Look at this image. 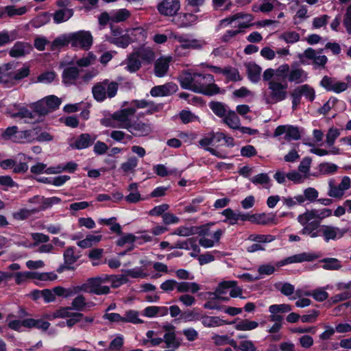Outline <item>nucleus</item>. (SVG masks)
I'll return each instance as SVG.
<instances>
[{
  "instance_id": "680f3d73",
  "label": "nucleus",
  "mask_w": 351,
  "mask_h": 351,
  "mask_svg": "<svg viewBox=\"0 0 351 351\" xmlns=\"http://www.w3.org/2000/svg\"><path fill=\"white\" fill-rule=\"evenodd\" d=\"M96 60L95 56L90 52L87 56H84L76 61V64L80 67H87L93 64Z\"/></svg>"
},
{
  "instance_id": "7ed1b4c3",
  "label": "nucleus",
  "mask_w": 351,
  "mask_h": 351,
  "mask_svg": "<svg viewBox=\"0 0 351 351\" xmlns=\"http://www.w3.org/2000/svg\"><path fill=\"white\" fill-rule=\"evenodd\" d=\"M108 282V275L102 274L96 277L89 278L86 282L77 286V291L93 293L95 295H106L110 293V287L104 285Z\"/></svg>"
},
{
  "instance_id": "c85d7f7f",
  "label": "nucleus",
  "mask_w": 351,
  "mask_h": 351,
  "mask_svg": "<svg viewBox=\"0 0 351 351\" xmlns=\"http://www.w3.org/2000/svg\"><path fill=\"white\" fill-rule=\"evenodd\" d=\"M73 15V10L69 8H63L56 10L53 14V21L56 23H61L68 21Z\"/></svg>"
},
{
  "instance_id": "ea45409f",
  "label": "nucleus",
  "mask_w": 351,
  "mask_h": 351,
  "mask_svg": "<svg viewBox=\"0 0 351 351\" xmlns=\"http://www.w3.org/2000/svg\"><path fill=\"white\" fill-rule=\"evenodd\" d=\"M223 71L228 81L238 82L242 80L238 69L234 67L226 66L223 68Z\"/></svg>"
},
{
  "instance_id": "4c0bfd02",
  "label": "nucleus",
  "mask_w": 351,
  "mask_h": 351,
  "mask_svg": "<svg viewBox=\"0 0 351 351\" xmlns=\"http://www.w3.org/2000/svg\"><path fill=\"white\" fill-rule=\"evenodd\" d=\"M111 13L112 23L125 21L131 16L130 12L125 8L113 10Z\"/></svg>"
},
{
  "instance_id": "09e8293b",
  "label": "nucleus",
  "mask_w": 351,
  "mask_h": 351,
  "mask_svg": "<svg viewBox=\"0 0 351 351\" xmlns=\"http://www.w3.org/2000/svg\"><path fill=\"white\" fill-rule=\"evenodd\" d=\"M205 3V0H185V9L194 13L200 11L199 8Z\"/></svg>"
},
{
  "instance_id": "6e6552de",
  "label": "nucleus",
  "mask_w": 351,
  "mask_h": 351,
  "mask_svg": "<svg viewBox=\"0 0 351 351\" xmlns=\"http://www.w3.org/2000/svg\"><path fill=\"white\" fill-rule=\"evenodd\" d=\"M136 110L134 107L123 108L114 112L112 117L116 120L119 128L128 130L132 123L131 117L134 115Z\"/></svg>"
},
{
  "instance_id": "4468645a",
  "label": "nucleus",
  "mask_w": 351,
  "mask_h": 351,
  "mask_svg": "<svg viewBox=\"0 0 351 351\" xmlns=\"http://www.w3.org/2000/svg\"><path fill=\"white\" fill-rule=\"evenodd\" d=\"M320 236H322L326 242L330 240H336L341 238L346 232V230H342L338 227L331 225H322L319 230Z\"/></svg>"
},
{
  "instance_id": "c9c22d12",
  "label": "nucleus",
  "mask_w": 351,
  "mask_h": 351,
  "mask_svg": "<svg viewBox=\"0 0 351 351\" xmlns=\"http://www.w3.org/2000/svg\"><path fill=\"white\" fill-rule=\"evenodd\" d=\"M165 348L178 349L180 346V342L177 339L174 331L166 332L164 335Z\"/></svg>"
},
{
  "instance_id": "052dcab7",
  "label": "nucleus",
  "mask_w": 351,
  "mask_h": 351,
  "mask_svg": "<svg viewBox=\"0 0 351 351\" xmlns=\"http://www.w3.org/2000/svg\"><path fill=\"white\" fill-rule=\"evenodd\" d=\"M302 96L309 101H313L315 98V89L310 85L305 84L300 86Z\"/></svg>"
},
{
  "instance_id": "39448f33",
  "label": "nucleus",
  "mask_w": 351,
  "mask_h": 351,
  "mask_svg": "<svg viewBox=\"0 0 351 351\" xmlns=\"http://www.w3.org/2000/svg\"><path fill=\"white\" fill-rule=\"evenodd\" d=\"M287 84L271 80L268 83L269 93H265L264 98L267 104H274L285 100L287 97Z\"/></svg>"
},
{
  "instance_id": "f8f14e48",
  "label": "nucleus",
  "mask_w": 351,
  "mask_h": 351,
  "mask_svg": "<svg viewBox=\"0 0 351 351\" xmlns=\"http://www.w3.org/2000/svg\"><path fill=\"white\" fill-rule=\"evenodd\" d=\"M320 86L324 88L327 91H332L336 93H340L346 90L348 84L346 82H339L334 77L325 75L320 82Z\"/></svg>"
},
{
  "instance_id": "8fccbe9b",
  "label": "nucleus",
  "mask_w": 351,
  "mask_h": 351,
  "mask_svg": "<svg viewBox=\"0 0 351 351\" xmlns=\"http://www.w3.org/2000/svg\"><path fill=\"white\" fill-rule=\"evenodd\" d=\"M128 282V279L124 275H108V282H111L113 288H117Z\"/></svg>"
},
{
  "instance_id": "1a4fd4ad",
  "label": "nucleus",
  "mask_w": 351,
  "mask_h": 351,
  "mask_svg": "<svg viewBox=\"0 0 351 351\" xmlns=\"http://www.w3.org/2000/svg\"><path fill=\"white\" fill-rule=\"evenodd\" d=\"M180 0H162L157 5L158 12L165 16L175 17L180 9Z\"/></svg>"
},
{
  "instance_id": "6ab92c4d",
  "label": "nucleus",
  "mask_w": 351,
  "mask_h": 351,
  "mask_svg": "<svg viewBox=\"0 0 351 351\" xmlns=\"http://www.w3.org/2000/svg\"><path fill=\"white\" fill-rule=\"evenodd\" d=\"M80 69L75 66L66 67L62 74V83L66 86H71L77 84L80 79Z\"/></svg>"
},
{
  "instance_id": "5fc2aeb1",
  "label": "nucleus",
  "mask_w": 351,
  "mask_h": 351,
  "mask_svg": "<svg viewBox=\"0 0 351 351\" xmlns=\"http://www.w3.org/2000/svg\"><path fill=\"white\" fill-rule=\"evenodd\" d=\"M292 310L291 306L288 304H272L269 307L270 313H286Z\"/></svg>"
},
{
  "instance_id": "338daca9",
  "label": "nucleus",
  "mask_w": 351,
  "mask_h": 351,
  "mask_svg": "<svg viewBox=\"0 0 351 351\" xmlns=\"http://www.w3.org/2000/svg\"><path fill=\"white\" fill-rule=\"evenodd\" d=\"M138 58L147 62H151L154 58V53L149 49L141 48L134 51Z\"/></svg>"
},
{
  "instance_id": "2eb2a0df",
  "label": "nucleus",
  "mask_w": 351,
  "mask_h": 351,
  "mask_svg": "<svg viewBox=\"0 0 351 351\" xmlns=\"http://www.w3.org/2000/svg\"><path fill=\"white\" fill-rule=\"evenodd\" d=\"M285 134V139L287 141L298 140L301 135L298 127L289 125L278 126L274 133L275 137Z\"/></svg>"
},
{
  "instance_id": "bb28decb",
  "label": "nucleus",
  "mask_w": 351,
  "mask_h": 351,
  "mask_svg": "<svg viewBox=\"0 0 351 351\" xmlns=\"http://www.w3.org/2000/svg\"><path fill=\"white\" fill-rule=\"evenodd\" d=\"M125 62L126 64L125 69L130 73L137 71L141 66V60L135 52L130 54Z\"/></svg>"
},
{
  "instance_id": "2f4dec72",
  "label": "nucleus",
  "mask_w": 351,
  "mask_h": 351,
  "mask_svg": "<svg viewBox=\"0 0 351 351\" xmlns=\"http://www.w3.org/2000/svg\"><path fill=\"white\" fill-rule=\"evenodd\" d=\"M280 5L281 3L278 0H261V3L258 7L254 6V11L267 13L272 11L275 7Z\"/></svg>"
},
{
  "instance_id": "c03bdc74",
  "label": "nucleus",
  "mask_w": 351,
  "mask_h": 351,
  "mask_svg": "<svg viewBox=\"0 0 351 351\" xmlns=\"http://www.w3.org/2000/svg\"><path fill=\"white\" fill-rule=\"evenodd\" d=\"M250 181L254 184H261L265 189L270 187V178L265 173H262L251 178Z\"/></svg>"
},
{
  "instance_id": "774afa93",
  "label": "nucleus",
  "mask_w": 351,
  "mask_h": 351,
  "mask_svg": "<svg viewBox=\"0 0 351 351\" xmlns=\"http://www.w3.org/2000/svg\"><path fill=\"white\" fill-rule=\"evenodd\" d=\"M248 239L251 241L261 243H269L274 240V237L270 234H250Z\"/></svg>"
},
{
  "instance_id": "37998d69",
  "label": "nucleus",
  "mask_w": 351,
  "mask_h": 351,
  "mask_svg": "<svg viewBox=\"0 0 351 351\" xmlns=\"http://www.w3.org/2000/svg\"><path fill=\"white\" fill-rule=\"evenodd\" d=\"M64 261L67 265H72L80 258V256L75 254V247H67L63 254Z\"/></svg>"
},
{
  "instance_id": "69168bd1",
  "label": "nucleus",
  "mask_w": 351,
  "mask_h": 351,
  "mask_svg": "<svg viewBox=\"0 0 351 351\" xmlns=\"http://www.w3.org/2000/svg\"><path fill=\"white\" fill-rule=\"evenodd\" d=\"M72 309L70 306L61 307L51 315L49 316V318H67L69 317L73 313H71Z\"/></svg>"
},
{
  "instance_id": "393cba45",
  "label": "nucleus",
  "mask_w": 351,
  "mask_h": 351,
  "mask_svg": "<svg viewBox=\"0 0 351 351\" xmlns=\"http://www.w3.org/2000/svg\"><path fill=\"white\" fill-rule=\"evenodd\" d=\"M245 65L250 80L254 83L258 82L261 77V68L254 62H248Z\"/></svg>"
},
{
  "instance_id": "de8ad7c7",
  "label": "nucleus",
  "mask_w": 351,
  "mask_h": 351,
  "mask_svg": "<svg viewBox=\"0 0 351 351\" xmlns=\"http://www.w3.org/2000/svg\"><path fill=\"white\" fill-rule=\"evenodd\" d=\"M43 99L49 112L58 109L61 104V99L55 95L47 96Z\"/></svg>"
},
{
  "instance_id": "f3484780",
  "label": "nucleus",
  "mask_w": 351,
  "mask_h": 351,
  "mask_svg": "<svg viewBox=\"0 0 351 351\" xmlns=\"http://www.w3.org/2000/svg\"><path fill=\"white\" fill-rule=\"evenodd\" d=\"M178 90V86L173 82H167L162 85L155 86L150 90V95L154 97H166L173 95Z\"/></svg>"
},
{
  "instance_id": "49530a36",
  "label": "nucleus",
  "mask_w": 351,
  "mask_h": 351,
  "mask_svg": "<svg viewBox=\"0 0 351 351\" xmlns=\"http://www.w3.org/2000/svg\"><path fill=\"white\" fill-rule=\"evenodd\" d=\"M209 107L213 112L219 117H223L227 111L225 104L219 101H211L209 103Z\"/></svg>"
},
{
  "instance_id": "aec40b11",
  "label": "nucleus",
  "mask_w": 351,
  "mask_h": 351,
  "mask_svg": "<svg viewBox=\"0 0 351 351\" xmlns=\"http://www.w3.org/2000/svg\"><path fill=\"white\" fill-rule=\"evenodd\" d=\"M32 47L29 43L18 41L14 43L9 51V55L12 58H20L29 54Z\"/></svg>"
},
{
  "instance_id": "e2e57ef3",
  "label": "nucleus",
  "mask_w": 351,
  "mask_h": 351,
  "mask_svg": "<svg viewBox=\"0 0 351 351\" xmlns=\"http://www.w3.org/2000/svg\"><path fill=\"white\" fill-rule=\"evenodd\" d=\"M12 274V277H14L16 283L17 285L23 283L27 279L36 278V274L31 271L16 272Z\"/></svg>"
},
{
  "instance_id": "7c9ffc66",
  "label": "nucleus",
  "mask_w": 351,
  "mask_h": 351,
  "mask_svg": "<svg viewBox=\"0 0 351 351\" xmlns=\"http://www.w3.org/2000/svg\"><path fill=\"white\" fill-rule=\"evenodd\" d=\"M223 117L224 123L230 128L234 130L240 128V119L234 111H228Z\"/></svg>"
},
{
  "instance_id": "a211bd4d",
  "label": "nucleus",
  "mask_w": 351,
  "mask_h": 351,
  "mask_svg": "<svg viewBox=\"0 0 351 351\" xmlns=\"http://www.w3.org/2000/svg\"><path fill=\"white\" fill-rule=\"evenodd\" d=\"M190 315L193 316L194 319L201 320L202 325L206 328H214L228 324L217 316H208L193 312L190 313Z\"/></svg>"
},
{
  "instance_id": "864d4df0",
  "label": "nucleus",
  "mask_w": 351,
  "mask_h": 351,
  "mask_svg": "<svg viewBox=\"0 0 351 351\" xmlns=\"http://www.w3.org/2000/svg\"><path fill=\"white\" fill-rule=\"evenodd\" d=\"M290 96L292 99V109L296 110L301 103L302 94L300 86L295 87L291 93Z\"/></svg>"
},
{
  "instance_id": "423d86ee",
  "label": "nucleus",
  "mask_w": 351,
  "mask_h": 351,
  "mask_svg": "<svg viewBox=\"0 0 351 351\" xmlns=\"http://www.w3.org/2000/svg\"><path fill=\"white\" fill-rule=\"evenodd\" d=\"M323 51V49L316 51L308 47L302 53L298 54V57L302 64H306L307 60H311L314 69H324L328 62V58L325 55H321Z\"/></svg>"
},
{
  "instance_id": "5701e85b",
  "label": "nucleus",
  "mask_w": 351,
  "mask_h": 351,
  "mask_svg": "<svg viewBox=\"0 0 351 351\" xmlns=\"http://www.w3.org/2000/svg\"><path fill=\"white\" fill-rule=\"evenodd\" d=\"M171 58H160L154 63V74L158 77H164L169 67Z\"/></svg>"
},
{
  "instance_id": "412c9836",
  "label": "nucleus",
  "mask_w": 351,
  "mask_h": 351,
  "mask_svg": "<svg viewBox=\"0 0 351 351\" xmlns=\"http://www.w3.org/2000/svg\"><path fill=\"white\" fill-rule=\"evenodd\" d=\"M308 79V73L301 67L292 66L287 80L290 82L300 84L306 82Z\"/></svg>"
},
{
  "instance_id": "58836bf2",
  "label": "nucleus",
  "mask_w": 351,
  "mask_h": 351,
  "mask_svg": "<svg viewBox=\"0 0 351 351\" xmlns=\"http://www.w3.org/2000/svg\"><path fill=\"white\" fill-rule=\"evenodd\" d=\"M258 326V323L256 321L249 319H241L234 326L235 329L240 331H247L256 329Z\"/></svg>"
},
{
  "instance_id": "b1692460",
  "label": "nucleus",
  "mask_w": 351,
  "mask_h": 351,
  "mask_svg": "<svg viewBox=\"0 0 351 351\" xmlns=\"http://www.w3.org/2000/svg\"><path fill=\"white\" fill-rule=\"evenodd\" d=\"M71 44V35L69 34H61L56 38L50 43V50L52 51H60L63 47Z\"/></svg>"
},
{
  "instance_id": "4d7b16f0",
  "label": "nucleus",
  "mask_w": 351,
  "mask_h": 351,
  "mask_svg": "<svg viewBox=\"0 0 351 351\" xmlns=\"http://www.w3.org/2000/svg\"><path fill=\"white\" fill-rule=\"evenodd\" d=\"M340 131L338 128H330L326 134V143L328 147H332L335 140L339 136Z\"/></svg>"
},
{
  "instance_id": "a19ab883",
  "label": "nucleus",
  "mask_w": 351,
  "mask_h": 351,
  "mask_svg": "<svg viewBox=\"0 0 351 351\" xmlns=\"http://www.w3.org/2000/svg\"><path fill=\"white\" fill-rule=\"evenodd\" d=\"M304 295L312 296L316 301L323 302L328 298V293L323 288H319L312 291H306Z\"/></svg>"
},
{
  "instance_id": "9d476101",
  "label": "nucleus",
  "mask_w": 351,
  "mask_h": 351,
  "mask_svg": "<svg viewBox=\"0 0 351 351\" xmlns=\"http://www.w3.org/2000/svg\"><path fill=\"white\" fill-rule=\"evenodd\" d=\"M97 136L95 134L83 133L70 141L69 146L73 149H84L94 144Z\"/></svg>"
},
{
  "instance_id": "13d9d810",
  "label": "nucleus",
  "mask_w": 351,
  "mask_h": 351,
  "mask_svg": "<svg viewBox=\"0 0 351 351\" xmlns=\"http://www.w3.org/2000/svg\"><path fill=\"white\" fill-rule=\"evenodd\" d=\"M311 161L312 160L310 157H305L301 160L298 166L299 172L301 173L305 178L308 177Z\"/></svg>"
},
{
  "instance_id": "f704fd0d",
  "label": "nucleus",
  "mask_w": 351,
  "mask_h": 351,
  "mask_svg": "<svg viewBox=\"0 0 351 351\" xmlns=\"http://www.w3.org/2000/svg\"><path fill=\"white\" fill-rule=\"evenodd\" d=\"M61 202V199L58 197H45L42 196V199L40 200V205L35 208V210H38V213L42 210H45L50 207H51L54 204H58Z\"/></svg>"
},
{
  "instance_id": "473e14b6",
  "label": "nucleus",
  "mask_w": 351,
  "mask_h": 351,
  "mask_svg": "<svg viewBox=\"0 0 351 351\" xmlns=\"http://www.w3.org/2000/svg\"><path fill=\"white\" fill-rule=\"evenodd\" d=\"M236 15L241 16L239 18L237 26L239 29L243 30L253 25L252 22L254 20V16L251 14L239 12L237 13Z\"/></svg>"
},
{
  "instance_id": "ddd939ff",
  "label": "nucleus",
  "mask_w": 351,
  "mask_h": 351,
  "mask_svg": "<svg viewBox=\"0 0 351 351\" xmlns=\"http://www.w3.org/2000/svg\"><path fill=\"white\" fill-rule=\"evenodd\" d=\"M319 257V255L312 252H302L289 256L277 263L278 267H281L288 264L298 263L302 262H311Z\"/></svg>"
},
{
  "instance_id": "4be33fe9",
  "label": "nucleus",
  "mask_w": 351,
  "mask_h": 351,
  "mask_svg": "<svg viewBox=\"0 0 351 351\" xmlns=\"http://www.w3.org/2000/svg\"><path fill=\"white\" fill-rule=\"evenodd\" d=\"M36 132L35 128L31 130L19 131V133L13 138V142L17 143H29L36 141Z\"/></svg>"
},
{
  "instance_id": "c756f323",
  "label": "nucleus",
  "mask_w": 351,
  "mask_h": 351,
  "mask_svg": "<svg viewBox=\"0 0 351 351\" xmlns=\"http://www.w3.org/2000/svg\"><path fill=\"white\" fill-rule=\"evenodd\" d=\"M106 40L111 44L121 48H126L132 42V38L128 34H123L119 37H106Z\"/></svg>"
},
{
  "instance_id": "bf43d9fd",
  "label": "nucleus",
  "mask_w": 351,
  "mask_h": 351,
  "mask_svg": "<svg viewBox=\"0 0 351 351\" xmlns=\"http://www.w3.org/2000/svg\"><path fill=\"white\" fill-rule=\"evenodd\" d=\"M3 10L6 12L7 15L10 17H12L16 15L21 16L25 14L27 11V9L25 6L21 7L19 8H16L14 5H8L5 6Z\"/></svg>"
},
{
  "instance_id": "a878e982",
  "label": "nucleus",
  "mask_w": 351,
  "mask_h": 351,
  "mask_svg": "<svg viewBox=\"0 0 351 351\" xmlns=\"http://www.w3.org/2000/svg\"><path fill=\"white\" fill-rule=\"evenodd\" d=\"M199 284L195 282H177V291L178 293H195L200 290Z\"/></svg>"
},
{
  "instance_id": "f257e3e1",
  "label": "nucleus",
  "mask_w": 351,
  "mask_h": 351,
  "mask_svg": "<svg viewBox=\"0 0 351 351\" xmlns=\"http://www.w3.org/2000/svg\"><path fill=\"white\" fill-rule=\"evenodd\" d=\"M178 79L183 89L208 96L220 93V88L215 84L214 77L211 74L183 71Z\"/></svg>"
},
{
  "instance_id": "603ef678",
  "label": "nucleus",
  "mask_w": 351,
  "mask_h": 351,
  "mask_svg": "<svg viewBox=\"0 0 351 351\" xmlns=\"http://www.w3.org/2000/svg\"><path fill=\"white\" fill-rule=\"evenodd\" d=\"M38 213L37 210H35V208L33 209H27V208H22L19 210L17 212H15L13 213V217L16 220H24L29 217H31L32 215L36 214Z\"/></svg>"
},
{
  "instance_id": "9b49d317",
  "label": "nucleus",
  "mask_w": 351,
  "mask_h": 351,
  "mask_svg": "<svg viewBox=\"0 0 351 351\" xmlns=\"http://www.w3.org/2000/svg\"><path fill=\"white\" fill-rule=\"evenodd\" d=\"M197 20L198 17L194 12H178L171 22L178 28H187L195 25Z\"/></svg>"
},
{
  "instance_id": "0e129e2a",
  "label": "nucleus",
  "mask_w": 351,
  "mask_h": 351,
  "mask_svg": "<svg viewBox=\"0 0 351 351\" xmlns=\"http://www.w3.org/2000/svg\"><path fill=\"white\" fill-rule=\"evenodd\" d=\"M242 32H243V30H241L239 28H237V29H234V30H233V29L227 30L224 33V34H223L221 36L220 40H221V42L226 43H231L239 34L242 33Z\"/></svg>"
},
{
  "instance_id": "20e7f679",
  "label": "nucleus",
  "mask_w": 351,
  "mask_h": 351,
  "mask_svg": "<svg viewBox=\"0 0 351 351\" xmlns=\"http://www.w3.org/2000/svg\"><path fill=\"white\" fill-rule=\"evenodd\" d=\"M119 86L117 82L106 79L102 82H97L93 86V96L99 102L104 101L107 98H113L117 93Z\"/></svg>"
},
{
  "instance_id": "dca6fc26",
  "label": "nucleus",
  "mask_w": 351,
  "mask_h": 351,
  "mask_svg": "<svg viewBox=\"0 0 351 351\" xmlns=\"http://www.w3.org/2000/svg\"><path fill=\"white\" fill-rule=\"evenodd\" d=\"M134 136H145L152 132L150 123L141 121H132L127 130Z\"/></svg>"
},
{
  "instance_id": "0eeeda50",
  "label": "nucleus",
  "mask_w": 351,
  "mask_h": 351,
  "mask_svg": "<svg viewBox=\"0 0 351 351\" xmlns=\"http://www.w3.org/2000/svg\"><path fill=\"white\" fill-rule=\"evenodd\" d=\"M71 46L80 47L84 50H88L93 45V38L88 31H78L70 33Z\"/></svg>"
},
{
  "instance_id": "cd10ccee",
  "label": "nucleus",
  "mask_w": 351,
  "mask_h": 351,
  "mask_svg": "<svg viewBox=\"0 0 351 351\" xmlns=\"http://www.w3.org/2000/svg\"><path fill=\"white\" fill-rule=\"evenodd\" d=\"M14 64L9 62L0 66V84H8L12 82V72Z\"/></svg>"
},
{
  "instance_id": "a18cd8bd",
  "label": "nucleus",
  "mask_w": 351,
  "mask_h": 351,
  "mask_svg": "<svg viewBox=\"0 0 351 351\" xmlns=\"http://www.w3.org/2000/svg\"><path fill=\"white\" fill-rule=\"evenodd\" d=\"M70 307L77 311L86 310V298L83 295H78L72 300Z\"/></svg>"
},
{
  "instance_id": "79ce46f5",
  "label": "nucleus",
  "mask_w": 351,
  "mask_h": 351,
  "mask_svg": "<svg viewBox=\"0 0 351 351\" xmlns=\"http://www.w3.org/2000/svg\"><path fill=\"white\" fill-rule=\"evenodd\" d=\"M237 282L234 281V280H227V281L221 282L218 285L217 288L215 289V292L210 293V295L224 294L226 293L227 289H228L231 287H234L237 286Z\"/></svg>"
},
{
  "instance_id": "f03ea898",
  "label": "nucleus",
  "mask_w": 351,
  "mask_h": 351,
  "mask_svg": "<svg viewBox=\"0 0 351 351\" xmlns=\"http://www.w3.org/2000/svg\"><path fill=\"white\" fill-rule=\"evenodd\" d=\"M332 215V210L327 208L306 210L304 213L299 215L297 218L298 221L303 226L300 232L302 234L308 235L311 238L320 236V232L317 229L322 226L320 225L321 221Z\"/></svg>"
},
{
  "instance_id": "3c124183",
  "label": "nucleus",
  "mask_w": 351,
  "mask_h": 351,
  "mask_svg": "<svg viewBox=\"0 0 351 351\" xmlns=\"http://www.w3.org/2000/svg\"><path fill=\"white\" fill-rule=\"evenodd\" d=\"M275 287L279 290L282 294L287 297L291 296L295 292V287L289 282L276 284Z\"/></svg>"
},
{
  "instance_id": "6e6d98bb",
  "label": "nucleus",
  "mask_w": 351,
  "mask_h": 351,
  "mask_svg": "<svg viewBox=\"0 0 351 351\" xmlns=\"http://www.w3.org/2000/svg\"><path fill=\"white\" fill-rule=\"evenodd\" d=\"M30 73L29 68L27 66H24L21 69L12 72V81H20L27 77Z\"/></svg>"
},
{
  "instance_id": "e433bc0d",
  "label": "nucleus",
  "mask_w": 351,
  "mask_h": 351,
  "mask_svg": "<svg viewBox=\"0 0 351 351\" xmlns=\"http://www.w3.org/2000/svg\"><path fill=\"white\" fill-rule=\"evenodd\" d=\"M138 160L135 156H131L121 165L120 169L124 173H134L138 165Z\"/></svg>"
},
{
  "instance_id": "72a5a7b5",
  "label": "nucleus",
  "mask_w": 351,
  "mask_h": 351,
  "mask_svg": "<svg viewBox=\"0 0 351 351\" xmlns=\"http://www.w3.org/2000/svg\"><path fill=\"white\" fill-rule=\"evenodd\" d=\"M320 263H323L322 268L326 270H339L342 267L341 261L335 258H324Z\"/></svg>"
}]
</instances>
